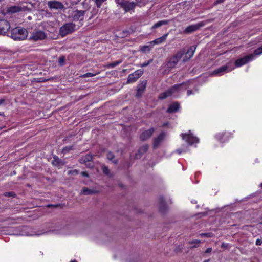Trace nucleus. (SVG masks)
Segmentation results:
<instances>
[{"label":"nucleus","instance_id":"1","mask_svg":"<svg viewBox=\"0 0 262 262\" xmlns=\"http://www.w3.org/2000/svg\"><path fill=\"white\" fill-rule=\"evenodd\" d=\"M185 50L182 49L178 51L176 54L173 55L167 61L164 66L165 71H170L171 69L175 68L178 62L185 54Z\"/></svg>","mask_w":262,"mask_h":262},{"label":"nucleus","instance_id":"2","mask_svg":"<svg viewBox=\"0 0 262 262\" xmlns=\"http://www.w3.org/2000/svg\"><path fill=\"white\" fill-rule=\"evenodd\" d=\"M261 54H262V46L255 50L253 54L246 55L243 58H239L235 60V66L236 67H239L245 65L249 61L252 60L255 56L260 55Z\"/></svg>","mask_w":262,"mask_h":262},{"label":"nucleus","instance_id":"3","mask_svg":"<svg viewBox=\"0 0 262 262\" xmlns=\"http://www.w3.org/2000/svg\"><path fill=\"white\" fill-rule=\"evenodd\" d=\"M28 35V31L24 28L16 27L11 31L10 36L15 40L25 39Z\"/></svg>","mask_w":262,"mask_h":262},{"label":"nucleus","instance_id":"4","mask_svg":"<svg viewBox=\"0 0 262 262\" xmlns=\"http://www.w3.org/2000/svg\"><path fill=\"white\" fill-rule=\"evenodd\" d=\"M81 4L83 6V10H76L73 11L72 17L74 20H82L84 15L87 10L89 9V4L86 0H83Z\"/></svg>","mask_w":262,"mask_h":262},{"label":"nucleus","instance_id":"5","mask_svg":"<svg viewBox=\"0 0 262 262\" xmlns=\"http://www.w3.org/2000/svg\"><path fill=\"white\" fill-rule=\"evenodd\" d=\"M213 19L206 20L205 21H201L196 24L190 25L185 28V29L184 30V33L187 34H190L192 32H194L198 30L201 27L204 26L207 24L213 21Z\"/></svg>","mask_w":262,"mask_h":262},{"label":"nucleus","instance_id":"6","mask_svg":"<svg viewBox=\"0 0 262 262\" xmlns=\"http://www.w3.org/2000/svg\"><path fill=\"white\" fill-rule=\"evenodd\" d=\"M233 67L230 66V63H228L227 64L222 66L219 68L214 70L211 74L212 75L221 76L225 73L230 72L234 69Z\"/></svg>","mask_w":262,"mask_h":262},{"label":"nucleus","instance_id":"7","mask_svg":"<svg viewBox=\"0 0 262 262\" xmlns=\"http://www.w3.org/2000/svg\"><path fill=\"white\" fill-rule=\"evenodd\" d=\"M75 25L73 23H67L60 27L59 30L60 35L65 36L75 30Z\"/></svg>","mask_w":262,"mask_h":262},{"label":"nucleus","instance_id":"8","mask_svg":"<svg viewBox=\"0 0 262 262\" xmlns=\"http://www.w3.org/2000/svg\"><path fill=\"white\" fill-rule=\"evenodd\" d=\"M181 86L182 84H176L172 86L165 92L161 93L159 96V98L160 99H164L166 98L167 97L171 96L172 94L178 91Z\"/></svg>","mask_w":262,"mask_h":262},{"label":"nucleus","instance_id":"9","mask_svg":"<svg viewBox=\"0 0 262 262\" xmlns=\"http://www.w3.org/2000/svg\"><path fill=\"white\" fill-rule=\"evenodd\" d=\"M47 5L48 7L51 10L55 9L56 10H59L65 9V7L63 4L61 2L56 0L48 1L47 2Z\"/></svg>","mask_w":262,"mask_h":262},{"label":"nucleus","instance_id":"10","mask_svg":"<svg viewBox=\"0 0 262 262\" xmlns=\"http://www.w3.org/2000/svg\"><path fill=\"white\" fill-rule=\"evenodd\" d=\"M181 136L183 139L190 145L198 143L199 141V139L196 137L193 136L190 131L189 132L188 134H182Z\"/></svg>","mask_w":262,"mask_h":262},{"label":"nucleus","instance_id":"11","mask_svg":"<svg viewBox=\"0 0 262 262\" xmlns=\"http://www.w3.org/2000/svg\"><path fill=\"white\" fill-rule=\"evenodd\" d=\"M143 74V70L139 69L136 70L133 73L129 74L127 78V83L135 82Z\"/></svg>","mask_w":262,"mask_h":262},{"label":"nucleus","instance_id":"12","mask_svg":"<svg viewBox=\"0 0 262 262\" xmlns=\"http://www.w3.org/2000/svg\"><path fill=\"white\" fill-rule=\"evenodd\" d=\"M30 9L28 8L27 6L21 5L17 6H13L10 7L9 8V11L11 13H16L19 12H25V11H30Z\"/></svg>","mask_w":262,"mask_h":262},{"label":"nucleus","instance_id":"13","mask_svg":"<svg viewBox=\"0 0 262 262\" xmlns=\"http://www.w3.org/2000/svg\"><path fill=\"white\" fill-rule=\"evenodd\" d=\"M93 159V155L90 154L86 155L85 156L81 157L79 161L81 164H84L88 167H93V164L90 163V162L92 161Z\"/></svg>","mask_w":262,"mask_h":262},{"label":"nucleus","instance_id":"14","mask_svg":"<svg viewBox=\"0 0 262 262\" xmlns=\"http://www.w3.org/2000/svg\"><path fill=\"white\" fill-rule=\"evenodd\" d=\"M196 48V46L193 45L191 46L187 51L185 52V56L183 59V62H186L188 61L193 56Z\"/></svg>","mask_w":262,"mask_h":262},{"label":"nucleus","instance_id":"15","mask_svg":"<svg viewBox=\"0 0 262 262\" xmlns=\"http://www.w3.org/2000/svg\"><path fill=\"white\" fill-rule=\"evenodd\" d=\"M10 24L5 19H0V35L5 34L10 29Z\"/></svg>","mask_w":262,"mask_h":262},{"label":"nucleus","instance_id":"16","mask_svg":"<svg viewBox=\"0 0 262 262\" xmlns=\"http://www.w3.org/2000/svg\"><path fill=\"white\" fill-rule=\"evenodd\" d=\"M46 37V35L43 31H37L34 32L32 34L30 39L34 40L37 41L39 40H43L45 39Z\"/></svg>","mask_w":262,"mask_h":262},{"label":"nucleus","instance_id":"17","mask_svg":"<svg viewBox=\"0 0 262 262\" xmlns=\"http://www.w3.org/2000/svg\"><path fill=\"white\" fill-rule=\"evenodd\" d=\"M155 130V129L153 127L150 128L148 130H145L141 134L140 139L142 141H145L147 140L151 136Z\"/></svg>","mask_w":262,"mask_h":262},{"label":"nucleus","instance_id":"18","mask_svg":"<svg viewBox=\"0 0 262 262\" xmlns=\"http://www.w3.org/2000/svg\"><path fill=\"white\" fill-rule=\"evenodd\" d=\"M165 136V133L164 132H162L157 138H155L153 144V147L154 148H157L159 146L160 144L164 140Z\"/></svg>","mask_w":262,"mask_h":262},{"label":"nucleus","instance_id":"19","mask_svg":"<svg viewBox=\"0 0 262 262\" xmlns=\"http://www.w3.org/2000/svg\"><path fill=\"white\" fill-rule=\"evenodd\" d=\"M149 148V146L147 144H145L142 146L138 150V152L135 154V158L136 159H140L141 158L142 155L147 152Z\"/></svg>","mask_w":262,"mask_h":262},{"label":"nucleus","instance_id":"20","mask_svg":"<svg viewBox=\"0 0 262 262\" xmlns=\"http://www.w3.org/2000/svg\"><path fill=\"white\" fill-rule=\"evenodd\" d=\"M146 84H147V81L144 80V81H143L141 82V83L138 86L137 89V94H136V96L137 97H140L141 96V95H142V94L143 93V92L145 89Z\"/></svg>","mask_w":262,"mask_h":262},{"label":"nucleus","instance_id":"21","mask_svg":"<svg viewBox=\"0 0 262 262\" xmlns=\"http://www.w3.org/2000/svg\"><path fill=\"white\" fill-rule=\"evenodd\" d=\"M159 207L160 210L162 212H164L167 209L165 199L163 196H161L159 199Z\"/></svg>","mask_w":262,"mask_h":262},{"label":"nucleus","instance_id":"22","mask_svg":"<svg viewBox=\"0 0 262 262\" xmlns=\"http://www.w3.org/2000/svg\"><path fill=\"white\" fill-rule=\"evenodd\" d=\"M168 33L165 34L162 37L157 38V39H155L154 40L150 41L149 42V43L152 45L162 43L166 41L167 37L168 36Z\"/></svg>","mask_w":262,"mask_h":262},{"label":"nucleus","instance_id":"23","mask_svg":"<svg viewBox=\"0 0 262 262\" xmlns=\"http://www.w3.org/2000/svg\"><path fill=\"white\" fill-rule=\"evenodd\" d=\"M135 6H136L135 3L133 2H128V1L125 2L122 5V7L125 11H129L131 10L134 9Z\"/></svg>","mask_w":262,"mask_h":262},{"label":"nucleus","instance_id":"24","mask_svg":"<svg viewBox=\"0 0 262 262\" xmlns=\"http://www.w3.org/2000/svg\"><path fill=\"white\" fill-rule=\"evenodd\" d=\"M180 108V104L178 102H175L172 103L167 110V112L172 113L177 112Z\"/></svg>","mask_w":262,"mask_h":262},{"label":"nucleus","instance_id":"25","mask_svg":"<svg viewBox=\"0 0 262 262\" xmlns=\"http://www.w3.org/2000/svg\"><path fill=\"white\" fill-rule=\"evenodd\" d=\"M52 163L54 166H63L64 165V162L56 156L53 157Z\"/></svg>","mask_w":262,"mask_h":262},{"label":"nucleus","instance_id":"26","mask_svg":"<svg viewBox=\"0 0 262 262\" xmlns=\"http://www.w3.org/2000/svg\"><path fill=\"white\" fill-rule=\"evenodd\" d=\"M169 20H160L158 22H157V23H156L155 24H154L152 27H151V29H156V28H159L163 25H167L169 23Z\"/></svg>","mask_w":262,"mask_h":262},{"label":"nucleus","instance_id":"27","mask_svg":"<svg viewBox=\"0 0 262 262\" xmlns=\"http://www.w3.org/2000/svg\"><path fill=\"white\" fill-rule=\"evenodd\" d=\"M96 192L97 191L95 190L90 189L87 187H84L81 192V194L84 195H91L96 193Z\"/></svg>","mask_w":262,"mask_h":262},{"label":"nucleus","instance_id":"28","mask_svg":"<svg viewBox=\"0 0 262 262\" xmlns=\"http://www.w3.org/2000/svg\"><path fill=\"white\" fill-rule=\"evenodd\" d=\"M106 157L107 159L112 161L113 163L116 164L118 162V160L115 159V156L112 152L108 151L106 154Z\"/></svg>","mask_w":262,"mask_h":262},{"label":"nucleus","instance_id":"29","mask_svg":"<svg viewBox=\"0 0 262 262\" xmlns=\"http://www.w3.org/2000/svg\"><path fill=\"white\" fill-rule=\"evenodd\" d=\"M102 170L105 174L107 175L109 177H113V174L110 172V170L107 166L105 165L102 166Z\"/></svg>","mask_w":262,"mask_h":262},{"label":"nucleus","instance_id":"30","mask_svg":"<svg viewBox=\"0 0 262 262\" xmlns=\"http://www.w3.org/2000/svg\"><path fill=\"white\" fill-rule=\"evenodd\" d=\"M121 63V61H116L111 63L108 64L106 67L107 68H114Z\"/></svg>","mask_w":262,"mask_h":262},{"label":"nucleus","instance_id":"31","mask_svg":"<svg viewBox=\"0 0 262 262\" xmlns=\"http://www.w3.org/2000/svg\"><path fill=\"white\" fill-rule=\"evenodd\" d=\"M66 58L64 56H61L58 59V64L60 66H63L64 64Z\"/></svg>","mask_w":262,"mask_h":262},{"label":"nucleus","instance_id":"32","mask_svg":"<svg viewBox=\"0 0 262 262\" xmlns=\"http://www.w3.org/2000/svg\"><path fill=\"white\" fill-rule=\"evenodd\" d=\"M5 196L15 198L16 194L14 192H6L3 194Z\"/></svg>","mask_w":262,"mask_h":262},{"label":"nucleus","instance_id":"33","mask_svg":"<svg viewBox=\"0 0 262 262\" xmlns=\"http://www.w3.org/2000/svg\"><path fill=\"white\" fill-rule=\"evenodd\" d=\"M213 234L212 233H200L198 235V236L201 237H211L213 236Z\"/></svg>","mask_w":262,"mask_h":262},{"label":"nucleus","instance_id":"34","mask_svg":"<svg viewBox=\"0 0 262 262\" xmlns=\"http://www.w3.org/2000/svg\"><path fill=\"white\" fill-rule=\"evenodd\" d=\"M68 174L69 175L76 176L78 174V170H71L68 171Z\"/></svg>","mask_w":262,"mask_h":262},{"label":"nucleus","instance_id":"35","mask_svg":"<svg viewBox=\"0 0 262 262\" xmlns=\"http://www.w3.org/2000/svg\"><path fill=\"white\" fill-rule=\"evenodd\" d=\"M151 49V47H150V46H143L141 50L143 52H145V51H149Z\"/></svg>","mask_w":262,"mask_h":262},{"label":"nucleus","instance_id":"36","mask_svg":"<svg viewBox=\"0 0 262 262\" xmlns=\"http://www.w3.org/2000/svg\"><path fill=\"white\" fill-rule=\"evenodd\" d=\"M106 0H95V3L97 6L100 8L102 5V4L105 2Z\"/></svg>","mask_w":262,"mask_h":262},{"label":"nucleus","instance_id":"37","mask_svg":"<svg viewBox=\"0 0 262 262\" xmlns=\"http://www.w3.org/2000/svg\"><path fill=\"white\" fill-rule=\"evenodd\" d=\"M152 61V59H150L146 62H144L143 63L140 65L141 67H145L148 66L151 62Z\"/></svg>","mask_w":262,"mask_h":262},{"label":"nucleus","instance_id":"38","mask_svg":"<svg viewBox=\"0 0 262 262\" xmlns=\"http://www.w3.org/2000/svg\"><path fill=\"white\" fill-rule=\"evenodd\" d=\"M96 75V74H93L92 73H87L84 74L82 76V77H90L94 76Z\"/></svg>","mask_w":262,"mask_h":262},{"label":"nucleus","instance_id":"39","mask_svg":"<svg viewBox=\"0 0 262 262\" xmlns=\"http://www.w3.org/2000/svg\"><path fill=\"white\" fill-rule=\"evenodd\" d=\"M201 243L200 240L195 239L189 242V244H200Z\"/></svg>","mask_w":262,"mask_h":262},{"label":"nucleus","instance_id":"40","mask_svg":"<svg viewBox=\"0 0 262 262\" xmlns=\"http://www.w3.org/2000/svg\"><path fill=\"white\" fill-rule=\"evenodd\" d=\"M262 244V240L260 239H257L256 241V245L260 246Z\"/></svg>","mask_w":262,"mask_h":262},{"label":"nucleus","instance_id":"41","mask_svg":"<svg viewBox=\"0 0 262 262\" xmlns=\"http://www.w3.org/2000/svg\"><path fill=\"white\" fill-rule=\"evenodd\" d=\"M211 251H212V248H207L206 250L205 253H209L211 252Z\"/></svg>","mask_w":262,"mask_h":262},{"label":"nucleus","instance_id":"42","mask_svg":"<svg viewBox=\"0 0 262 262\" xmlns=\"http://www.w3.org/2000/svg\"><path fill=\"white\" fill-rule=\"evenodd\" d=\"M81 174L84 176V177H89V174L87 172H81Z\"/></svg>","mask_w":262,"mask_h":262},{"label":"nucleus","instance_id":"43","mask_svg":"<svg viewBox=\"0 0 262 262\" xmlns=\"http://www.w3.org/2000/svg\"><path fill=\"white\" fill-rule=\"evenodd\" d=\"M228 247V245L226 243H223L221 245L222 248H227Z\"/></svg>","mask_w":262,"mask_h":262},{"label":"nucleus","instance_id":"44","mask_svg":"<svg viewBox=\"0 0 262 262\" xmlns=\"http://www.w3.org/2000/svg\"><path fill=\"white\" fill-rule=\"evenodd\" d=\"M187 94L188 96H189V95H190L191 94H192V92L191 90H188L187 92Z\"/></svg>","mask_w":262,"mask_h":262},{"label":"nucleus","instance_id":"45","mask_svg":"<svg viewBox=\"0 0 262 262\" xmlns=\"http://www.w3.org/2000/svg\"><path fill=\"white\" fill-rule=\"evenodd\" d=\"M5 102V99H0V105L3 104Z\"/></svg>","mask_w":262,"mask_h":262},{"label":"nucleus","instance_id":"46","mask_svg":"<svg viewBox=\"0 0 262 262\" xmlns=\"http://www.w3.org/2000/svg\"><path fill=\"white\" fill-rule=\"evenodd\" d=\"M225 0H216V3L217 4H220L223 3Z\"/></svg>","mask_w":262,"mask_h":262},{"label":"nucleus","instance_id":"47","mask_svg":"<svg viewBox=\"0 0 262 262\" xmlns=\"http://www.w3.org/2000/svg\"><path fill=\"white\" fill-rule=\"evenodd\" d=\"M199 247V245H194L191 247V248H195Z\"/></svg>","mask_w":262,"mask_h":262},{"label":"nucleus","instance_id":"48","mask_svg":"<svg viewBox=\"0 0 262 262\" xmlns=\"http://www.w3.org/2000/svg\"><path fill=\"white\" fill-rule=\"evenodd\" d=\"M168 124V122H165V123H163V126H167Z\"/></svg>","mask_w":262,"mask_h":262},{"label":"nucleus","instance_id":"49","mask_svg":"<svg viewBox=\"0 0 262 262\" xmlns=\"http://www.w3.org/2000/svg\"><path fill=\"white\" fill-rule=\"evenodd\" d=\"M209 261H210V259H207V260H204L203 262H209Z\"/></svg>","mask_w":262,"mask_h":262},{"label":"nucleus","instance_id":"50","mask_svg":"<svg viewBox=\"0 0 262 262\" xmlns=\"http://www.w3.org/2000/svg\"><path fill=\"white\" fill-rule=\"evenodd\" d=\"M71 262H77V261L75 260H74L71 261Z\"/></svg>","mask_w":262,"mask_h":262},{"label":"nucleus","instance_id":"51","mask_svg":"<svg viewBox=\"0 0 262 262\" xmlns=\"http://www.w3.org/2000/svg\"><path fill=\"white\" fill-rule=\"evenodd\" d=\"M178 153H179V154H181V152L180 151H179V150H178Z\"/></svg>","mask_w":262,"mask_h":262},{"label":"nucleus","instance_id":"52","mask_svg":"<svg viewBox=\"0 0 262 262\" xmlns=\"http://www.w3.org/2000/svg\"><path fill=\"white\" fill-rule=\"evenodd\" d=\"M260 186H261V187H262V183L260 184Z\"/></svg>","mask_w":262,"mask_h":262}]
</instances>
